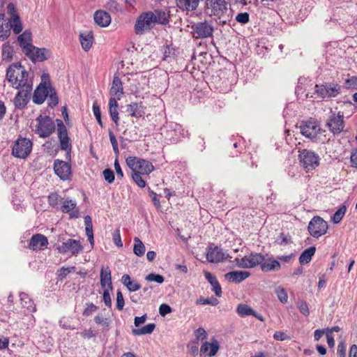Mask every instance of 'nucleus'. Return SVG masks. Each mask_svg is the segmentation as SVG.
<instances>
[{"label":"nucleus","mask_w":357,"mask_h":357,"mask_svg":"<svg viewBox=\"0 0 357 357\" xmlns=\"http://www.w3.org/2000/svg\"><path fill=\"white\" fill-rule=\"evenodd\" d=\"M6 78L15 89L32 87V82L29 79L28 72L20 63H13L9 66L6 71Z\"/></svg>","instance_id":"nucleus-1"},{"label":"nucleus","mask_w":357,"mask_h":357,"mask_svg":"<svg viewBox=\"0 0 357 357\" xmlns=\"http://www.w3.org/2000/svg\"><path fill=\"white\" fill-rule=\"evenodd\" d=\"M126 164L132 172L142 175H149L154 170V167L151 162L134 156L128 157Z\"/></svg>","instance_id":"nucleus-2"},{"label":"nucleus","mask_w":357,"mask_h":357,"mask_svg":"<svg viewBox=\"0 0 357 357\" xmlns=\"http://www.w3.org/2000/svg\"><path fill=\"white\" fill-rule=\"evenodd\" d=\"M36 121L37 125L36 126L35 132L39 137L46 138L54 132L55 124L50 116L40 115Z\"/></svg>","instance_id":"nucleus-3"},{"label":"nucleus","mask_w":357,"mask_h":357,"mask_svg":"<svg viewBox=\"0 0 357 357\" xmlns=\"http://www.w3.org/2000/svg\"><path fill=\"white\" fill-rule=\"evenodd\" d=\"M299 152L300 163L307 172L314 170L319 166L320 158L315 152L308 149H303Z\"/></svg>","instance_id":"nucleus-4"},{"label":"nucleus","mask_w":357,"mask_h":357,"mask_svg":"<svg viewBox=\"0 0 357 357\" xmlns=\"http://www.w3.org/2000/svg\"><path fill=\"white\" fill-rule=\"evenodd\" d=\"M298 128L303 136L312 140L315 139L321 132L319 123L313 119L301 121Z\"/></svg>","instance_id":"nucleus-5"},{"label":"nucleus","mask_w":357,"mask_h":357,"mask_svg":"<svg viewBox=\"0 0 357 357\" xmlns=\"http://www.w3.org/2000/svg\"><path fill=\"white\" fill-rule=\"evenodd\" d=\"M57 132L58 137L60 142V148L61 150L66 151V160L71 161V149L72 144L70 139L68 137V130L63 121L60 119L57 120Z\"/></svg>","instance_id":"nucleus-6"},{"label":"nucleus","mask_w":357,"mask_h":357,"mask_svg":"<svg viewBox=\"0 0 357 357\" xmlns=\"http://www.w3.org/2000/svg\"><path fill=\"white\" fill-rule=\"evenodd\" d=\"M326 126L334 135L340 134L344 130V114L342 112L331 110L330 116L326 121Z\"/></svg>","instance_id":"nucleus-7"},{"label":"nucleus","mask_w":357,"mask_h":357,"mask_svg":"<svg viewBox=\"0 0 357 357\" xmlns=\"http://www.w3.org/2000/svg\"><path fill=\"white\" fill-rule=\"evenodd\" d=\"M31 141L27 138L21 137L15 141L12 149V154L15 158L24 159L31 153Z\"/></svg>","instance_id":"nucleus-8"},{"label":"nucleus","mask_w":357,"mask_h":357,"mask_svg":"<svg viewBox=\"0 0 357 357\" xmlns=\"http://www.w3.org/2000/svg\"><path fill=\"white\" fill-rule=\"evenodd\" d=\"M151 11L142 13L137 19L135 24V31L137 35L144 34L151 30L155 25Z\"/></svg>","instance_id":"nucleus-9"},{"label":"nucleus","mask_w":357,"mask_h":357,"mask_svg":"<svg viewBox=\"0 0 357 357\" xmlns=\"http://www.w3.org/2000/svg\"><path fill=\"white\" fill-rule=\"evenodd\" d=\"M328 229V223L322 218L314 216L308 224L309 233L314 238H319L325 234Z\"/></svg>","instance_id":"nucleus-10"},{"label":"nucleus","mask_w":357,"mask_h":357,"mask_svg":"<svg viewBox=\"0 0 357 357\" xmlns=\"http://www.w3.org/2000/svg\"><path fill=\"white\" fill-rule=\"evenodd\" d=\"M341 86L337 84H316L314 93L321 98H331L340 93Z\"/></svg>","instance_id":"nucleus-11"},{"label":"nucleus","mask_w":357,"mask_h":357,"mask_svg":"<svg viewBox=\"0 0 357 357\" xmlns=\"http://www.w3.org/2000/svg\"><path fill=\"white\" fill-rule=\"evenodd\" d=\"M229 255L213 244L207 248L206 259L211 263H219L227 259Z\"/></svg>","instance_id":"nucleus-12"},{"label":"nucleus","mask_w":357,"mask_h":357,"mask_svg":"<svg viewBox=\"0 0 357 357\" xmlns=\"http://www.w3.org/2000/svg\"><path fill=\"white\" fill-rule=\"evenodd\" d=\"M70 162H65L59 159H56L54 162V171L63 181H67L70 178L71 165Z\"/></svg>","instance_id":"nucleus-13"},{"label":"nucleus","mask_w":357,"mask_h":357,"mask_svg":"<svg viewBox=\"0 0 357 357\" xmlns=\"http://www.w3.org/2000/svg\"><path fill=\"white\" fill-rule=\"evenodd\" d=\"M194 37L196 38H206L213 36V26L204 21L195 24L192 26Z\"/></svg>","instance_id":"nucleus-14"},{"label":"nucleus","mask_w":357,"mask_h":357,"mask_svg":"<svg viewBox=\"0 0 357 357\" xmlns=\"http://www.w3.org/2000/svg\"><path fill=\"white\" fill-rule=\"evenodd\" d=\"M58 250L61 254L70 252L72 255H76L83 250L79 241L69 238L58 247Z\"/></svg>","instance_id":"nucleus-15"},{"label":"nucleus","mask_w":357,"mask_h":357,"mask_svg":"<svg viewBox=\"0 0 357 357\" xmlns=\"http://www.w3.org/2000/svg\"><path fill=\"white\" fill-rule=\"evenodd\" d=\"M169 128V130H167V137H169L172 142L176 143L181 137H185L188 135V131L185 130L181 125L176 123H170Z\"/></svg>","instance_id":"nucleus-16"},{"label":"nucleus","mask_w":357,"mask_h":357,"mask_svg":"<svg viewBox=\"0 0 357 357\" xmlns=\"http://www.w3.org/2000/svg\"><path fill=\"white\" fill-rule=\"evenodd\" d=\"M30 60L33 62H42L50 57L51 53L50 50L45 48H38L33 46V49H30V52L24 54Z\"/></svg>","instance_id":"nucleus-17"},{"label":"nucleus","mask_w":357,"mask_h":357,"mask_svg":"<svg viewBox=\"0 0 357 357\" xmlns=\"http://www.w3.org/2000/svg\"><path fill=\"white\" fill-rule=\"evenodd\" d=\"M208 8L213 15L221 17L228 10V3L225 0H207Z\"/></svg>","instance_id":"nucleus-18"},{"label":"nucleus","mask_w":357,"mask_h":357,"mask_svg":"<svg viewBox=\"0 0 357 357\" xmlns=\"http://www.w3.org/2000/svg\"><path fill=\"white\" fill-rule=\"evenodd\" d=\"M31 91L32 87L20 89L13 100L14 105L17 109H22L26 106Z\"/></svg>","instance_id":"nucleus-19"},{"label":"nucleus","mask_w":357,"mask_h":357,"mask_svg":"<svg viewBox=\"0 0 357 357\" xmlns=\"http://www.w3.org/2000/svg\"><path fill=\"white\" fill-rule=\"evenodd\" d=\"M59 209L64 213H69L71 218H77L79 215V210L77 208V202L70 198L63 199Z\"/></svg>","instance_id":"nucleus-20"},{"label":"nucleus","mask_w":357,"mask_h":357,"mask_svg":"<svg viewBox=\"0 0 357 357\" xmlns=\"http://www.w3.org/2000/svg\"><path fill=\"white\" fill-rule=\"evenodd\" d=\"M100 282L102 289L113 290L112 272L109 266H102L100 273Z\"/></svg>","instance_id":"nucleus-21"},{"label":"nucleus","mask_w":357,"mask_h":357,"mask_svg":"<svg viewBox=\"0 0 357 357\" xmlns=\"http://www.w3.org/2000/svg\"><path fill=\"white\" fill-rule=\"evenodd\" d=\"M47 244V238L43 234H37L31 237L28 247L33 250H40L46 248Z\"/></svg>","instance_id":"nucleus-22"},{"label":"nucleus","mask_w":357,"mask_h":357,"mask_svg":"<svg viewBox=\"0 0 357 357\" xmlns=\"http://www.w3.org/2000/svg\"><path fill=\"white\" fill-rule=\"evenodd\" d=\"M111 98H114L116 100H121L124 93L123 83L118 76H114L112 86L109 90Z\"/></svg>","instance_id":"nucleus-23"},{"label":"nucleus","mask_w":357,"mask_h":357,"mask_svg":"<svg viewBox=\"0 0 357 357\" xmlns=\"http://www.w3.org/2000/svg\"><path fill=\"white\" fill-rule=\"evenodd\" d=\"M250 275V272L245 271H234L225 275V278L229 282L240 283Z\"/></svg>","instance_id":"nucleus-24"},{"label":"nucleus","mask_w":357,"mask_h":357,"mask_svg":"<svg viewBox=\"0 0 357 357\" xmlns=\"http://www.w3.org/2000/svg\"><path fill=\"white\" fill-rule=\"evenodd\" d=\"M17 40L24 54L26 52H29L30 49L33 48V45L31 43V33L28 30H26L22 34H20L17 37Z\"/></svg>","instance_id":"nucleus-25"},{"label":"nucleus","mask_w":357,"mask_h":357,"mask_svg":"<svg viewBox=\"0 0 357 357\" xmlns=\"http://www.w3.org/2000/svg\"><path fill=\"white\" fill-rule=\"evenodd\" d=\"M49 91L50 88L40 84L34 91L33 101L38 105L43 103L49 95Z\"/></svg>","instance_id":"nucleus-26"},{"label":"nucleus","mask_w":357,"mask_h":357,"mask_svg":"<svg viewBox=\"0 0 357 357\" xmlns=\"http://www.w3.org/2000/svg\"><path fill=\"white\" fill-rule=\"evenodd\" d=\"M152 12L154 24L166 25L169 22V11L167 10L155 9Z\"/></svg>","instance_id":"nucleus-27"},{"label":"nucleus","mask_w":357,"mask_h":357,"mask_svg":"<svg viewBox=\"0 0 357 357\" xmlns=\"http://www.w3.org/2000/svg\"><path fill=\"white\" fill-rule=\"evenodd\" d=\"M236 312L241 317L252 315L259 321H263L264 320V317L261 314L257 313L252 307L246 304H239L237 306Z\"/></svg>","instance_id":"nucleus-28"},{"label":"nucleus","mask_w":357,"mask_h":357,"mask_svg":"<svg viewBox=\"0 0 357 357\" xmlns=\"http://www.w3.org/2000/svg\"><path fill=\"white\" fill-rule=\"evenodd\" d=\"M219 349V343L217 340H214L211 343L205 342L201 347L200 353L206 354L211 357L215 356Z\"/></svg>","instance_id":"nucleus-29"},{"label":"nucleus","mask_w":357,"mask_h":357,"mask_svg":"<svg viewBox=\"0 0 357 357\" xmlns=\"http://www.w3.org/2000/svg\"><path fill=\"white\" fill-rule=\"evenodd\" d=\"M94 21L100 26L106 27L111 22V17L105 11L97 10L94 13Z\"/></svg>","instance_id":"nucleus-30"},{"label":"nucleus","mask_w":357,"mask_h":357,"mask_svg":"<svg viewBox=\"0 0 357 357\" xmlns=\"http://www.w3.org/2000/svg\"><path fill=\"white\" fill-rule=\"evenodd\" d=\"M204 276L212 287V291L215 294L220 297L222 296V288L216 277L208 271H204Z\"/></svg>","instance_id":"nucleus-31"},{"label":"nucleus","mask_w":357,"mask_h":357,"mask_svg":"<svg viewBox=\"0 0 357 357\" xmlns=\"http://www.w3.org/2000/svg\"><path fill=\"white\" fill-rule=\"evenodd\" d=\"M176 6L181 10L192 11L197 9L199 0H175Z\"/></svg>","instance_id":"nucleus-32"},{"label":"nucleus","mask_w":357,"mask_h":357,"mask_svg":"<svg viewBox=\"0 0 357 357\" xmlns=\"http://www.w3.org/2000/svg\"><path fill=\"white\" fill-rule=\"evenodd\" d=\"M79 40L82 45V47L86 52H88L93 44V36L91 31H88L86 33H80L79 34Z\"/></svg>","instance_id":"nucleus-33"},{"label":"nucleus","mask_w":357,"mask_h":357,"mask_svg":"<svg viewBox=\"0 0 357 357\" xmlns=\"http://www.w3.org/2000/svg\"><path fill=\"white\" fill-rule=\"evenodd\" d=\"M281 268V265L278 260L273 259H264L261 264V271L264 272H269L278 271Z\"/></svg>","instance_id":"nucleus-34"},{"label":"nucleus","mask_w":357,"mask_h":357,"mask_svg":"<svg viewBox=\"0 0 357 357\" xmlns=\"http://www.w3.org/2000/svg\"><path fill=\"white\" fill-rule=\"evenodd\" d=\"M20 301L22 307L25 308L27 312H33L36 311V305L33 301L29 298L28 294L22 292L20 294Z\"/></svg>","instance_id":"nucleus-35"},{"label":"nucleus","mask_w":357,"mask_h":357,"mask_svg":"<svg viewBox=\"0 0 357 357\" xmlns=\"http://www.w3.org/2000/svg\"><path fill=\"white\" fill-rule=\"evenodd\" d=\"M118 106L119 105L117 100H116L114 98H110L109 100V114L112 121L115 123L116 125L119 124V121Z\"/></svg>","instance_id":"nucleus-36"},{"label":"nucleus","mask_w":357,"mask_h":357,"mask_svg":"<svg viewBox=\"0 0 357 357\" xmlns=\"http://www.w3.org/2000/svg\"><path fill=\"white\" fill-rule=\"evenodd\" d=\"M7 23H8L10 31L12 29L15 34H19L22 31V22L19 15L10 18Z\"/></svg>","instance_id":"nucleus-37"},{"label":"nucleus","mask_w":357,"mask_h":357,"mask_svg":"<svg viewBox=\"0 0 357 357\" xmlns=\"http://www.w3.org/2000/svg\"><path fill=\"white\" fill-rule=\"evenodd\" d=\"M126 111L131 116L136 118H140L144 114L142 106L136 102H132L130 105H128Z\"/></svg>","instance_id":"nucleus-38"},{"label":"nucleus","mask_w":357,"mask_h":357,"mask_svg":"<svg viewBox=\"0 0 357 357\" xmlns=\"http://www.w3.org/2000/svg\"><path fill=\"white\" fill-rule=\"evenodd\" d=\"M121 282L125 285L130 291H136L141 287L140 284L136 281L132 280L130 276L124 274L121 278Z\"/></svg>","instance_id":"nucleus-39"},{"label":"nucleus","mask_w":357,"mask_h":357,"mask_svg":"<svg viewBox=\"0 0 357 357\" xmlns=\"http://www.w3.org/2000/svg\"><path fill=\"white\" fill-rule=\"evenodd\" d=\"M5 18L3 13H0V40L3 41L9 38L11 33L8 27V23L3 24Z\"/></svg>","instance_id":"nucleus-40"},{"label":"nucleus","mask_w":357,"mask_h":357,"mask_svg":"<svg viewBox=\"0 0 357 357\" xmlns=\"http://www.w3.org/2000/svg\"><path fill=\"white\" fill-rule=\"evenodd\" d=\"M316 251V248L314 246H311L307 249L305 250L299 257V262L301 264H308L312 257L314 256Z\"/></svg>","instance_id":"nucleus-41"},{"label":"nucleus","mask_w":357,"mask_h":357,"mask_svg":"<svg viewBox=\"0 0 357 357\" xmlns=\"http://www.w3.org/2000/svg\"><path fill=\"white\" fill-rule=\"evenodd\" d=\"M248 256L249 268H254L264 261V256L260 253L252 252Z\"/></svg>","instance_id":"nucleus-42"},{"label":"nucleus","mask_w":357,"mask_h":357,"mask_svg":"<svg viewBox=\"0 0 357 357\" xmlns=\"http://www.w3.org/2000/svg\"><path fill=\"white\" fill-rule=\"evenodd\" d=\"M146 248L142 241L137 237L134 238L133 252L137 257L144 256Z\"/></svg>","instance_id":"nucleus-43"},{"label":"nucleus","mask_w":357,"mask_h":357,"mask_svg":"<svg viewBox=\"0 0 357 357\" xmlns=\"http://www.w3.org/2000/svg\"><path fill=\"white\" fill-rule=\"evenodd\" d=\"M94 321L96 324L102 326V331H108L110 326V320L107 317H105L101 314H98L94 317Z\"/></svg>","instance_id":"nucleus-44"},{"label":"nucleus","mask_w":357,"mask_h":357,"mask_svg":"<svg viewBox=\"0 0 357 357\" xmlns=\"http://www.w3.org/2000/svg\"><path fill=\"white\" fill-rule=\"evenodd\" d=\"M13 56V47L8 43H6L2 46L1 57L3 60H10Z\"/></svg>","instance_id":"nucleus-45"},{"label":"nucleus","mask_w":357,"mask_h":357,"mask_svg":"<svg viewBox=\"0 0 357 357\" xmlns=\"http://www.w3.org/2000/svg\"><path fill=\"white\" fill-rule=\"evenodd\" d=\"M155 328V324H149L142 328L132 329V332L135 335H143L152 333Z\"/></svg>","instance_id":"nucleus-46"},{"label":"nucleus","mask_w":357,"mask_h":357,"mask_svg":"<svg viewBox=\"0 0 357 357\" xmlns=\"http://www.w3.org/2000/svg\"><path fill=\"white\" fill-rule=\"evenodd\" d=\"M47 199L48 203L51 206L59 209V204H61L63 200V198L60 195L57 193H51Z\"/></svg>","instance_id":"nucleus-47"},{"label":"nucleus","mask_w":357,"mask_h":357,"mask_svg":"<svg viewBox=\"0 0 357 357\" xmlns=\"http://www.w3.org/2000/svg\"><path fill=\"white\" fill-rule=\"evenodd\" d=\"M347 211V206L345 205H342L333 215L331 218V220L335 224H338L341 222L342 218H344L345 213Z\"/></svg>","instance_id":"nucleus-48"},{"label":"nucleus","mask_w":357,"mask_h":357,"mask_svg":"<svg viewBox=\"0 0 357 357\" xmlns=\"http://www.w3.org/2000/svg\"><path fill=\"white\" fill-rule=\"evenodd\" d=\"M275 294L282 303H286L288 301V295L284 288L279 286L275 289Z\"/></svg>","instance_id":"nucleus-49"},{"label":"nucleus","mask_w":357,"mask_h":357,"mask_svg":"<svg viewBox=\"0 0 357 357\" xmlns=\"http://www.w3.org/2000/svg\"><path fill=\"white\" fill-rule=\"evenodd\" d=\"M218 303V300L214 297H211V298L200 297L196 301L197 305H211L212 306L217 305Z\"/></svg>","instance_id":"nucleus-50"},{"label":"nucleus","mask_w":357,"mask_h":357,"mask_svg":"<svg viewBox=\"0 0 357 357\" xmlns=\"http://www.w3.org/2000/svg\"><path fill=\"white\" fill-rule=\"evenodd\" d=\"M142 174L132 172V180L136 183V185L141 188H144L146 185V183L145 180L142 178Z\"/></svg>","instance_id":"nucleus-51"},{"label":"nucleus","mask_w":357,"mask_h":357,"mask_svg":"<svg viewBox=\"0 0 357 357\" xmlns=\"http://www.w3.org/2000/svg\"><path fill=\"white\" fill-rule=\"evenodd\" d=\"M344 86L347 89L357 90V76H351L344 82Z\"/></svg>","instance_id":"nucleus-52"},{"label":"nucleus","mask_w":357,"mask_h":357,"mask_svg":"<svg viewBox=\"0 0 357 357\" xmlns=\"http://www.w3.org/2000/svg\"><path fill=\"white\" fill-rule=\"evenodd\" d=\"M86 307L84 310L82 314L85 317H89L98 310V307L92 303L86 304Z\"/></svg>","instance_id":"nucleus-53"},{"label":"nucleus","mask_w":357,"mask_h":357,"mask_svg":"<svg viewBox=\"0 0 357 357\" xmlns=\"http://www.w3.org/2000/svg\"><path fill=\"white\" fill-rule=\"evenodd\" d=\"M145 279L149 282H155L158 284H162L165 280L162 275L153 273L147 275Z\"/></svg>","instance_id":"nucleus-54"},{"label":"nucleus","mask_w":357,"mask_h":357,"mask_svg":"<svg viewBox=\"0 0 357 357\" xmlns=\"http://www.w3.org/2000/svg\"><path fill=\"white\" fill-rule=\"evenodd\" d=\"M109 140L112 144L113 151H114L115 155H116V157H118L119 155V150L118 142L116 139V137L114 135L113 132L111 130H109Z\"/></svg>","instance_id":"nucleus-55"},{"label":"nucleus","mask_w":357,"mask_h":357,"mask_svg":"<svg viewBox=\"0 0 357 357\" xmlns=\"http://www.w3.org/2000/svg\"><path fill=\"white\" fill-rule=\"evenodd\" d=\"M297 307L304 316L307 317L310 314V310L307 303L304 301H298L297 302Z\"/></svg>","instance_id":"nucleus-56"},{"label":"nucleus","mask_w":357,"mask_h":357,"mask_svg":"<svg viewBox=\"0 0 357 357\" xmlns=\"http://www.w3.org/2000/svg\"><path fill=\"white\" fill-rule=\"evenodd\" d=\"M235 262L238 268H249L248 256L246 255L242 258H236Z\"/></svg>","instance_id":"nucleus-57"},{"label":"nucleus","mask_w":357,"mask_h":357,"mask_svg":"<svg viewBox=\"0 0 357 357\" xmlns=\"http://www.w3.org/2000/svg\"><path fill=\"white\" fill-rule=\"evenodd\" d=\"M93 114L96 116V119L98 124L101 127H102L103 126V123H102V119H101L100 108V107H99V105H98L97 102H94L93 104Z\"/></svg>","instance_id":"nucleus-58"},{"label":"nucleus","mask_w":357,"mask_h":357,"mask_svg":"<svg viewBox=\"0 0 357 357\" xmlns=\"http://www.w3.org/2000/svg\"><path fill=\"white\" fill-rule=\"evenodd\" d=\"M49 98H50V105L52 107H54L58 105L59 103V98L56 96V93L54 91V89L50 87V91H49Z\"/></svg>","instance_id":"nucleus-59"},{"label":"nucleus","mask_w":357,"mask_h":357,"mask_svg":"<svg viewBox=\"0 0 357 357\" xmlns=\"http://www.w3.org/2000/svg\"><path fill=\"white\" fill-rule=\"evenodd\" d=\"M291 243V238L284 234H281L275 240V243L280 245H286Z\"/></svg>","instance_id":"nucleus-60"},{"label":"nucleus","mask_w":357,"mask_h":357,"mask_svg":"<svg viewBox=\"0 0 357 357\" xmlns=\"http://www.w3.org/2000/svg\"><path fill=\"white\" fill-rule=\"evenodd\" d=\"M124 298L123 294L120 290L116 291V309L118 310H122L124 307Z\"/></svg>","instance_id":"nucleus-61"},{"label":"nucleus","mask_w":357,"mask_h":357,"mask_svg":"<svg viewBox=\"0 0 357 357\" xmlns=\"http://www.w3.org/2000/svg\"><path fill=\"white\" fill-rule=\"evenodd\" d=\"M110 291L111 290L109 289H103L102 300L105 305L108 307H111L112 306V300L109 294Z\"/></svg>","instance_id":"nucleus-62"},{"label":"nucleus","mask_w":357,"mask_h":357,"mask_svg":"<svg viewBox=\"0 0 357 357\" xmlns=\"http://www.w3.org/2000/svg\"><path fill=\"white\" fill-rule=\"evenodd\" d=\"M196 340L199 342V340H204L207 337V333L203 328H197L195 332Z\"/></svg>","instance_id":"nucleus-63"},{"label":"nucleus","mask_w":357,"mask_h":357,"mask_svg":"<svg viewBox=\"0 0 357 357\" xmlns=\"http://www.w3.org/2000/svg\"><path fill=\"white\" fill-rule=\"evenodd\" d=\"M105 181L109 183H112L114 181V174L110 169H106L102 172Z\"/></svg>","instance_id":"nucleus-64"}]
</instances>
